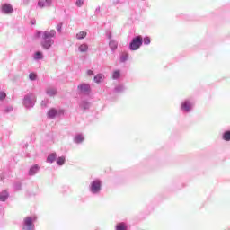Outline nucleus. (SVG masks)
Wrapping results in <instances>:
<instances>
[{
    "mask_svg": "<svg viewBox=\"0 0 230 230\" xmlns=\"http://www.w3.org/2000/svg\"><path fill=\"white\" fill-rule=\"evenodd\" d=\"M54 44H55V41L51 39L44 40L41 42V46H42L43 49H49V48H51V46Z\"/></svg>",
    "mask_w": 230,
    "mask_h": 230,
    "instance_id": "5",
    "label": "nucleus"
},
{
    "mask_svg": "<svg viewBox=\"0 0 230 230\" xmlns=\"http://www.w3.org/2000/svg\"><path fill=\"white\" fill-rule=\"evenodd\" d=\"M87 49H89V46L85 43L79 46V51L81 53H85V51H87Z\"/></svg>",
    "mask_w": 230,
    "mask_h": 230,
    "instance_id": "15",
    "label": "nucleus"
},
{
    "mask_svg": "<svg viewBox=\"0 0 230 230\" xmlns=\"http://www.w3.org/2000/svg\"><path fill=\"white\" fill-rule=\"evenodd\" d=\"M55 159H57V154H51L48 156L47 162L53 163V161H55Z\"/></svg>",
    "mask_w": 230,
    "mask_h": 230,
    "instance_id": "18",
    "label": "nucleus"
},
{
    "mask_svg": "<svg viewBox=\"0 0 230 230\" xmlns=\"http://www.w3.org/2000/svg\"><path fill=\"white\" fill-rule=\"evenodd\" d=\"M143 45V37L137 36L134 38L129 45V48L132 51H137L138 49Z\"/></svg>",
    "mask_w": 230,
    "mask_h": 230,
    "instance_id": "1",
    "label": "nucleus"
},
{
    "mask_svg": "<svg viewBox=\"0 0 230 230\" xmlns=\"http://www.w3.org/2000/svg\"><path fill=\"white\" fill-rule=\"evenodd\" d=\"M6 199H8V192L4 190L0 193V200L1 202H5Z\"/></svg>",
    "mask_w": 230,
    "mask_h": 230,
    "instance_id": "11",
    "label": "nucleus"
},
{
    "mask_svg": "<svg viewBox=\"0 0 230 230\" xmlns=\"http://www.w3.org/2000/svg\"><path fill=\"white\" fill-rule=\"evenodd\" d=\"M4 98H6V93L0 92V100H4Z\"/></svg>",
    "mask_w": 230,
    "mask_h": 230,
    "instance_id": "28",
    "label": "nucleus"
},
{
    "mask_svg": "<svg viewBox=\"0 0 230 230\" xmlns=\"http://www.w3.org/2000/svg\"><path fill=\"white\" fill-rule=\"evenodd\" d=\"M65 163H66V157L64 156L58 157L57 159V164H58V166H62Z\"/></svg>",
    "mask_w": 230,
    "mask_h": 230,
    "instance_id": "17",
    "label": "nucleus"
},
{
    "mask_svg": "<svg viewBox=\"0 0 230 230\" xmlns=\"http://www.w3.org/2000/svg\"><path fill=\"white\" fill-rule=\"evenodd\" d=\"M55 35H57V32L55 31V30L46 31L43 32L42 39L43 40H47L52 39V37H55Z\"/></svg>",
    "mask_w": 230,
    "mask_h": 230,
    "instance_id": "4",
    "label": "nucleus"
},
{
    "mask_svg": "<svg viewBox=\"0 0 230 230\" xmlns=\"http://www.w3.org/2000/svg\"><path fill=\"white\" fill-rule=\"evenodd\" d=\"M87 75H88L89 76L93 75V70H88V71H87Z\"/></svg>",
    "mask_w": 230,
    "mask_h": 230,
    "instance_id": "30",
    "label": "nucleus"
},
{
    "mask_svg": "<svg viewBox=\"0 0 230 230\" xmlns=\"http://www.w3.org/2000/svg\"><path fill=\"white\" fill-rule=\"evenodd\" d=\"M2 12L4 13H12V12H13V7L8 4H4L2 5Z\"/></svg>",
    "mask_w": 230,
    "mask_h": 230,
    "instance_id": "8",
    "label": "nucleus"
},
{
    "mask_svg": "<svg viewBox=\"0 0 230 230\" xmlns=\"http://www.w3.org/2000/svg\"><path fill=\"white\" fill-rule=\"evenodd\" d=\"M47 93L49 96H55V94H57V90L55 88H49Z\"/></svg>",
    "mask_w": 230,
    "mask_h": 230,
    "instance_id": "19",
    "label": "nucleus"
},
{
    "mask_svg": "<svg viewBox=\"0 0 230 230\" xmlns=\"http://www.w3.org/2000/svg\"><path fill=\"white\" fill-rule=\"evenodd\" d=\"M193 107V104L190 101H185L181 103V109L182 111H185V112H190L191 111V108Z\"/></svg>",
    "mask_w": 230,
    "mask_h": 230,
    "instance_id": "7",
    "label": "nucleus"
},
{
    "mask_svg": "<svg viewBox=\"0 0 230 230\" xmlns=\"http://www.w3.org/2000/svg\"><path fill=\"white\" fill-rule=\"evenodd\" d=\"M26 102H28V99H25L24 103H26Z\"/></svg>",
    "mask_w": 230,
    "mask_h": 230,
    "instance_id": "33",
    "label": "nucleus"
},
{
    "mask_svg": "<svg viewBox=\"0 0 230 230\" xmlns=\"http://www.w3.org/2000/svg\"><path fill=\"white\" fill-rule=\"evenodd\" d=\"M37 220V217L33 216L32 217H27L24 218V225H23V230H34L35 225H33V222Z\"/></svg>",
    "mask_w": 230,
    "mask_h": 230,
    "instance_id": "2",
    "label": "nucleus"
},
{
    "mask_svg": "<svg viewBox=\"0 0 230 230\" xmlns=\"http://www.w3.org/2000/svg\"><path fill=\"white\" fill-rule=\"evenodd\" d=\"M57 114H58V111H57L56 109H50L48 112L49 118H51V119L55 118Z\"/></svg>",
    "mask_w": 230,
    "mask_h": 230,
    "instance_id": "10",
    "label": "nucleus"
},
{
    "mask_svg": "<svg viewBox=\"0 0 230 230\" xmlns=\"http://www.w3.org/2000/svg\"><path fill=\"white\" fill-rule=\"evenodd\" d=\"M144 44H146V45L150 44V37L144 38Z\"/></svg>",
    "mask_w": 230,
    "mask_h": 230,
    "instance_id": "27",
    "label": "nucleus"
},
{
    "mask_svg": "<svg viewBox=\"0 0 230 230\" xmlns=\"http://www.w3.org/2000/svg\"><path fill=\"white\" fill-rule=\"evenodd\" d=\"M75 143H82V141H84V136L82 135H77L75 139H74Z\"/></svg>",
    "mask_w": 230,
    "mask_h": 230,
    "instance_id": "22",
    "label": "nucleus"
},
{
    "mask_svg": "<svg viewBox=\"0 0 230 230\" xmlns=\"http://www.w3.org/2000/svg\"><path fill=\"white\" fill-rule=\"evenodd\" d=\"M77 88L81 91V93H84V94L91 93V86L89 84H83L78 85Z\"/></svg>",
    "mask_w": 230,
    "mask_h": 230,
    "instance_id": "6",
    "label": "nucleus"
},
{
    "mask_svg": "<svg viewBox=\"0 0 230 230\" xmlns=\"http://www.w3.org/2000/svg\"><path fill=\"white\" fill-rule=\"evenodd\" d=\"M92 193H99V191L102 190V181L100 180H95L91 183L90 188Z\"/></svg>",
    "mask_w": 230,
    "mask_h": 230,
    "instance_id": "3",
    "label": "nucleus"
},
{
    "mask_svg": "<svg viewBox=\"0 0 230 230\" xmlns=\"http://www.w3.org/2000/svg\"><path fill=\"white\" fill-rule=\"evenodd\" d=\"M87 37V32L85 31H80L79 33L76 34V39L79 40L82 39H85Z\"/></svg>",
    "mask_w": 230,
    "mask_h": 230,
    "instance_id": "14",
    "label": "nucleus"
},
{
    "mask_svg": "<svg viewBox=\"0 0 230 230\" xmlns=\"http://www.w3.org/2000/svg\"><path fill=\"white\" fill-rule=\"evenodd\" d=\"M45 3L47 4V6H49V4H51V0H45V1L44 0H40L38 2V6L40 8H44L46 6Z\"/></svg>",
    "mask_w": 230,
    "mask_h": 230,
    "instance_id": "9",
    "label": "nucleus"
},
{
    "mask_svg": "<svg viewBox=\"0 0 230 230\" xmlns=\"http://www.w3.org/2000/svg\"><path fill=\"white\" fill-rule=\"evenodd\" d=\"M110 48L112 50L117 49H118V43L116 41H111L110 42Z\"/></svg>",
    "mask_w": 230,
    "mask_h": 230,
    "instance_id": "24",
    "label": "nucleus"
},
{
    "mask_svg": "<svg viewBox=\"0 0 230 230\" xmlns=\"http://www.w3.org/2000/svg\"><path fill=\"white\" fill-rule=\"evenodd\" d=\"M104 78H105V76H103L102 74H99V75H97L94 77V82H95L96 84H101V82H102Z\"/></svg>",
    "mask_w": 230,
    "mask_h": 230,
    "instance_id": "12",
    "label": "nucleus"
},
{
    "mask_svg": "<svg viewBox=\"0 0 230 230\" xmlns=\"http://www.w3.org/2000/svg\"><path fill=\"white\" fill-rule=\"evenodd\" d=\"M116 230H127V224L125 223L117 224Z\"/></svg>",
    "mask_w": 230,
    "mask_h": 230,
    "instance_id": "16",
    "label": "nucleus"
},
{
    "mask_svg": "<svg viewBox=\"0 0 230 230\" xmlns=\"http://www.w3.org/2000/svg\"><path fill=\"white\" fill-rule=\"evenodd\" d=\"M127 60H128V54L124 52L120 57V62H127Z\"/></svg>",
    "mask_w": 230,
    "mask_h": 230,
    "instance_id": "21",
    "label": "nucleus"
},
{
    "mask_svg": "<svg viewBox=\"0 0 230 230\" xmlns=\"http://www.w3.org/2000/svg\"><path fill=\"white\" fill-rule=\"evenodd\" d=\"M29 78H30V80H37V74H35V73H31V74L29 75Z\"/></svg>",
    "mask_w": 230,
    "mask_h": 230,
    "instance_id": "25",
    "label": "nucleus"
},
{
    "mask_svg": "<svg viewBox=\"0 0 230 230\" xmlns=\"http://www.w3.org/2000/svg\"><path fill=\"white\" fill-rule=\"evenodd\" d=\"M57 30H58V31H60V30H62V26H58Z\"/></svg>",
    "mask_w": 230,
    "mask_h": 230,
    "instance_id": "32",
    "label": "nucleus"
},
{
    "mask_svg": "<svg viewBox=\"0 0 230 230\" xmlns=\"http://www.w3.org/2000/svg\"><path fill=\"white\" fill-rule=\"evenodd\" d=\"M35 58H42V53L41 52H36Z\"/></svg>",
    "mask_w": 230,
    "mask_h": 230,
    "instance_id": "29",
    "label": "nucleus"
},
{
    "mask_svg": "<svg viewBox=\"0 0 230 230\" xmlns=\"http://www.w3.org/2000/svg\"><path fill=\"white\" fill-rule=\"evenodd\" d=\"M40 35H42V32H37L36 33V37L39 39V38H40Z\"/></svg>",
    "mask_w": 230,
    "mask_h": 230,
    "instance_id": "31",
    "label": "nucleus"
},
{
    "mask_svg": "<svg viewBox=\"0 0 230 230\" xmlns=\"http://www.w3.org/2000/svg\"><path fill=\"white\" fill-rule=\"evenodd\" d=\"M119 76H121L119 70H116L113 72V74H112L113 80H118V78H119Z\"/></svg>",
    "mask_w": 230,
    "mask_h": 230,
    "instance_id": "20",
    "label": "nucleus"
},
{
    "mask_svg": "<svg viewBox=\"0 0 230 230\" xmlns=\"http://www.w3.org/2000/svg\"><path fill=\"white\" fill-rule=\"evenodd\" d=\"M223 139L225 141H230V131H226L224 134H223Z\"/></svg>",
    "mask_w": 230,
    "mask_h": 230,
    "instance_id": "23",
    "label": "nucleus"
},
{
    "mask_svg": "<svg viewBox=\"0 0 230 230\" xmlns=\"http://www.w3.org/2000/svg\"><path fill=\"white\" fill-rule=\"evenodd\" d=\"M75 4L80 8L84 4V0H76Z\"/></svg>",
    "mask_w": 230,
    "mask_h": 230,
    "instance_id": "26",
    "label": "nucleus"
},
{
    "mask_svg": "<svg viewBox=\"0 0 230 230\" xmlns=\"http://www.w3.org/2000/svg\"><path fill=\"white\" fill-rule=\"evenodd\" d=\"M37 172H39V165L36 164L30 169L29 175H35Z\"/></svg>",
    "mask_w": 230,
    "mask_h": 230,
    "instance_id": "13",
    "label": "nucleus"
}]
</instances>
